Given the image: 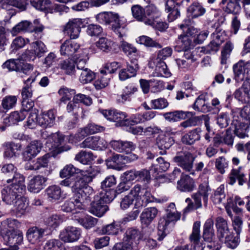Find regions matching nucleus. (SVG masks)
Listing matches in <instances>:
<instances>
[{"mask_svg":"<svg viewBox=\"0 0 250 250\" xmlns=\"http://www.w3.org/2000/svg\"><path fill=\"white\" fill-rule=\"evenodd\" d=\"M114 198L115 191L113 190L101 191L91 203L90 212L99 217L102 216L108 209L106 204Z\"/></svg>","mask_w":250,"mask_h":250,"instance_id":"obj_1","label":"nucleus"},{"mask_svg":"<svg viewBox=\"0 0 250 250\" xmlns=\"http://www.w3.org/2000/svg\"><path fill=\"white\" fill-rule=\"evenodd\" d=\"M129 195L137 198L135 202L137 208H144L154 200V197L150 192L147 189L142 188L139 184L134 186L130 191Z\"/></svg>","mask_w":250,"mask_h":250,"instance_id":"obj_2","label":"nucleus"},{"mask_svg":"<svg viewBox=\"0 0 250 250\" xmlns=\"http://www.w3.org/2000/svg\"><path fill=\"white\" fill-rule=\"evenodd\" d=\"M83 177L79 178V209H84L89 205L90 198L89 192L91 190L88 184L92 181V176L88 175V173H83Z\"/></svg>","mask_w":250,"mask_h":250,"instance_id":"obj_3","label":"nucleus"},{"mask_svg":"<svg viewBox=\"0 0 250 250\" xmlns=\"http://www.w3.org/2000/svg\"><path fill=\"white\" fill-rule=\"evenodd\" d=\"M65 138L64 135L59 132L53 133L48 137L46 146L49 150L56 151L58 153L67 151L70 149V147L65 145L66 140H68L67 138L66 139Z\"/></svg>","mask_w":250,"mask_h":250,"instance_id":"obj_4","label":"nucleus"},{"mask_svg":"<svg viewBox=\"0 0 250 250\" xmlns=\"http://www.w3.org/2000/svg\"><path fill=\"white\" fill-rule=\"evenodd\" d=\"M31 49H27L21 55V59L25 61H34L37 57H42L47 49L46 45L41 41H37L31 44Z\"/></svg>","mask_w":250,"mask_h":250,"instance_id":"obj_5","label":"nucleus"},{"mask_svg":"<svg viewBox=\"0 0 250 250\" xmlns=\"http://www.w3.org/2000/svg\"><path fill=\"white\" fill-rule=\"evenodd\" d=\"M195 157L189 152L187 151H181L178 152L176 155L173 158V161L178 166L181 167L186 172L193 174L192 171L193 162Z\"/></svg>","mask_w":250,"mask_h":250,"instance_id":"obj_6","label":"nucleus"},{"mask_svg":"<svg viewBox=\"0 0 250 250\" xmlns=\"http://www.w3.org/2000/svg\"><path fill=\"white\" fill-rule=\"evenodd\" d=\"M234 79L237 82L250 79V61L240 60L233 66Z\"/></svg>","mask_w":250,"mask_h":250,"instance_id":"obj_7","label":"nucleus"},{"mask_svg":"<svg viewBox=\"0 0 250 250\" xmlns=\"http://www.w3.org/2000/svg\"><path fill=\"white\" fill-rule=\"evenodd\" d=\"M181 214L177 211L170 210L167 212V218L161 219L158 226V235L159 236L158 239L162 240L166 236V230L167 227L170 222L177 221L179 220Z\"/></svg>","mask_w":250,"mask_h":250,"instance_id":"obj_8","label":"nucleus"},{"mask_svg":"<svg viewBox=\"0 0 250 250\" xmlns=\"http://www.w3.org/2000/svg\"><path fill=\"white\" fill-rule=\"evenodd\" d=\"M93 159V154L90 151H81L79 153V178L83 177V173H88L93 177L92 169L89 163Z\"/></svg>","mask_w":250,"mask_h":250,"instance_id":"obj_9","label":"nucleus"},{"mask_svg":"<svg viewBox=\"0 0 250 250\" xmlns=\"http://www.w3.org/2000/svg\"><path fill=\"white\" fill-rule=\"evenodd\" d=\"M107 146L106 142L98 136L86 138L81 144V147L88 148L91 149H102Z\"/></svg>","mask_w":250,"mask_h":250,"instance_id":"obj_10","label":"nucleus"},{"mask_svg":"<svg viewBox=\"0 0 250 250\" xmlns=\"http://www.w3.org/2000/svg\"><path fill=\"white\" fill-rule=\"evenodd\" d=\"M78 49V40L69 39L61 45L60 51L62 55L70 56L71 58H78L77 55Z\"/></svg>","mask_w":250,"mask_h":250,"instance_id":"obj_11","label":"nucleus"},{"mask_svg":"<svg viewBox=\"0 0 250 250\" xmlns=\"http://www.w3.org/2000/svg\"><path fill=\"white\" fill-rule=\"evenodd\" d=\"M42 144L40 141L35 140L31 142L22 152L24 161H28L35 157L40 152Z\"/></svg>","mask_w":250,"mask_h":250,"instance_id":"obj_12","label":"nucleus"},{"mask_svg":"<svg viewBox=\"0 0 250 250\" xmlns=\"http://www.w3.org/2000/svg\"><path fill=\"white\" fill-rule=\"evenodd\" d=\"M2 237L11 250H18V246L21 244L23 241V234L20 230L16 231Z\"/></svg>","mask_w":250,"mask_h":250,"instance_id":"obj_13","label":"nucleus"},{"mask_svg":"<svg viewBox=\"0 0 250 250\" xmlns=\"http://www.w3.org/2000/svg\"><path fill=\"white\" fill-rule=\"evenodd\" d=\"M101 112L107 120L116 122L120 124V125L125 126L124 121H125L126 118L125 113L116 109L103 110Z\"/></svg>","mask_w":250,"mask_h":250,"instance_id":"obj_14","label":"nucleus"},{"mask_svg":"<svg viewBox=\"0 0 250 250\" xmlns=\"http://www.w3.org/2000/svg\"><path fill=\"white\" fill-rule=\"evenodd\" d=\"M47 178L38 175L33 177L28 184V190L33 193H39L45 186Z\"/></svg>","mask_w":250,"mask_h":250,"instance_id":"obj_15","label":"nucleus"},{"mask_svg":"<svg viewBox=\"0 0 250 250\" xmlns=\"http://www.w3.org/2000/svg\"><path fill=\"white\" fill-rule=\"evenodd\" d=\"M111 147L118 152L129 153L134 150L136 145L132 142L122 140H112L110 142Z\"/></svg>","mask_w":250,"mask_h":250,"instance_id":"obj_16","label":"nucleus"},{"mask_svg":"<svg viewBox=\"0 0 250 250\" xmlns=\"http://www.w3.org/2000/svg\"><path fill=\"white\" fill-rule=\"evenodd\" d=\"M24 193H19L15 188L5 187L1 191L2 199L8 205H13L19 197Z\"/></svg>","mask_w":250,"mask_h":250,"instance_id":"obj_17","label":"nucleus"},{"mask_svg":"<svg viewBox=\"0 0 250 250\" xmlns=\"http://www.w3.org/2000/svg\"><path fill=\"white\" fill-rule=\"evenodd\" d=\"M196 187L195 181L189 175L182 174L181 178L177 182V188L183 192H191Z\"/></svg>","mask_w":250,"mask_h":250,"instance_id":"obj_18","label":"nucleus"},{"mask_svg":"<svg viewBox=\"0 0 250 250\" xmlns=\"http://www.w3.org/2000/svg\"><path fill=\"white\" fill-rule=\"evenodd\" d=\"M45 231V229L33 227L27 230L26 237L30 243L37 244L42 240Z\"/></svg>","mask_w":250,"mask_h":250,"instance_id":"obj_19","label":"nucleus"},{"mask_svg":"<svg viewBox=\"0 0 250 250\" xmlns=\"http://www.w3.org/2000/svg\"><path fill=\"white\" fill-rule=\"evenodd\" d=\"M111 17L108 24L111 25L112 30L118 35V37L122 39L126 36V29L121 24L120 17L118 14L113 13Z\"/></svg>","mask_w":250,"mask_h":250,"instance_id":"obj_20","label":"nucleus"},{"mask_svg":"<svg viewBox=\"0 0 250 250\" xmlns=\"http://www.w3.org/2000/svg\"><path fill=\"white\" fill-rule=\"evenodd\" d=\"M20 226V222L15 219H8L3 221L0 226V234L3 237L16 231H19L17 229Z\"/></svg>","mask_w":250,"mask_h":250,"instance_id":"obj_21","label":"nucleus"},{"mask_svg":"<svg viewBox=\"0 0 250 250\" xmlns=\"http://www.w3.org/2000/svg\"><path fill=\"white\" fill-rule=\"evenodd\" d=\"M215 226L217 229V237L220 241H223L224 237L230 233L226 220L221 216L215 219Z\"/></svg>","mask_w":250,"mask_h":250,"instance_id":"obj_22","label":"nucleus"},{"mask_svg":"<svg viewBox=\"0 0 250 250\" xmlns=\"http://www.w3.org/2000/svg\"><path fill=\"white\" fill-rule=\"evenodd\" d=\"M7 183L11 184L8 187L11 188H15L19 193H24L25 192V186L24 185V177L19 173L14 174L12 179H7Z\"/></svg>","mask_w":250,"mask_h":250,"instance_id":"obj_23","label":"nucleus"},{"mask_svg":"<svg viewBox=\"0 0 250 250\" xmlns=\"http://www.w3.org/2000/svg\"><path fill=\"white\" fill-rule=\"evenodd\" d=\"M55 120V113L53 110H50L44 112L39 116L38 124L43 127H51L54 125Z\"/></svg>","mask_w":250,"mask_h":250,"instance_id":"obj_24","label":"nucleus"},{"mask_svg":"<svg viewBox=\"0 0 250 250\" xmlns=\"http://www.w3.org/2000/svg\"><path fill=\"white\" fill-rule=\"evenodd\" d=\"M39 75H40V73L37 71H35L30 77L24 81V86L21 91L23 99H28L31 98L32 96L31 84L36 81V77Z\"/></svg>","mask_w":250,"mask_h":250,"instance_id":"obj_25","label":"nucleus"},{"mask_svg":"<svg viewBox=\"0 0 250 250\" xmlns=\"http://www.w3.org/2000/svg\"><path fill=\"white\" fill-rule=\"evenodd\" d=\"M60 237L64 242H75L78 238V230L76 227L69 226L61 232Z\"/></svg>","mask_w":250,"mask_h":250,"instance_id":"obj_26","label":"nucleus"},{"mask_svg":"<svg viewBox=\"0 0 250 250\" xmlns=\"http://www.w3.org/2000/svg\"><path fill=\"white\" fill-rule=\"evenodd\" d=\"M63 31L67 34L70 39L77 40L78 34V20L72 19L70 20L64 26Z\"/></svg>","mask_w":250,"mask_h":250,"instance_id":"obj_27","label":"nucleus"},{"mask_svg":"<svg viewBox=\"0 0 250 250\" xmlns=\"http://www.w3.org/2000/svg\"><path fill=\"white\" fill-rule=\"evenodd\" d=\"M191 197L193 200V202L190 198H187L185 200L188 205L184 210V213H188L202 207L201 202L202 196L200 195L198 193H195L192 194Z\"/></svg>","mask_w":250,"mask_h":250,"instance_id":"obj_28","label":"nucleus"},{"mask_svg":"<svg viewBox=\"0 0 250 250\" xmlns=\"http://www.w3.org/2000/svg\"><path fill=\"white\" fill-rule=\"evenodd\" d=\"M174 143V140L172 137L165 135H159L156 140V145L163 151L160 152L161 154H166V150L169 149Z\"/></svg>","mask_w":250,"mask_h":250,"instance_id":"obj_29","label":"nucleus"},{"mask_svg":"<svg viewBox=\"0 0 250 250\" xmlns=\"http://www.w3.org/2000/svg\"><path fill=\"white\" fill-rule=\"evenodd\" d=\"M180 3H175L173 0H167L166 3V10L169 13L168 19L171 22L180 16Z\"/></svg>","mask_w":250,"mask_h":250,"instance_id":"obj_30","label":"nucleus"},{"mask_svg":"<svg viewBox=\"0 0 250 250\" xmlns=\"http://www.w3.org/2000/svg\"><path fill=\"white\" fill-rule=\"evenodd\" d=\"M200 222L199 221L195 222L193 226L192 232L189 236V239L191 243L192 248L202 249L201 247H203V244L200 242Z\"/></svg>","mask_w":250,"mask_h":250,"instance_id":"obj_31","label":"nucleus"},{"mask_svg":"<svg viewBox=\"0 0 250 250\" xmlns=\"http://www.w3.org/2000/svg\"><path fill=\"white\" fill-rule=\"evenodd\" d=\"M13 205L14 210L18 217H21L28 211V201L23 195L19 197Z\"/></svg>","mask_w":250,"mask_h":250,"instance_id":"obj_32","label":"nucleus"},{"mask_svg":"<svg viewBox=\"0 0 250 250\" xmlns=\"http://www.w3.org/2000/svg\"><path fill=\"white\" fill-rule=\"evenodd\" d=\"M236 179L238 181L239 185H243L246 182L245 174L242 171L241 167L237 169H232L229 176L228 183L230 185H233Z\"/></svg>","mask_w":250,"mask_h":250,"instance_id":"obj_33","label":"nucleus"},{"mask_svg":"<svg viewBox=\"0 0 250 250\" xmlns=\"http://www.w3.org/2000/svg\"><path fill=\"white\" fill-rule=\"evenodd\" d=\"M157 213L158 210L155 207H150L145 209L140 216L142 223L148 226L156 217Z\"/></svg>","mask_w":250,"mask_h":250,"instance_id":"obj_34","label":"nucleus"},{"mask_svg":"<svg viewBox=\"0 0 250 250\" xmlns=\"http://www.w3.org/2000/svg\"><path fill=\"white\" fill-rule=\"evenodd\" d=\"M4 147V157L11 158L16 156L18 152L21 150V145L13 142H7L3 145Z\"/></svg>","mask_w":250,"mask_h":250,"instance_id":"obj_35","label":"nucleus"},{"mask_svg":"<svg viewBox=\"0 0 250 250\" xmlns=\"http://www.w3.org/2000/svg\"><path fill=\"white\" fill-rule=\"evenodd\" d=\"M242 2V0H222L221 3L225 4L227 3L224 10L229 14H237L241 10V7L240 3Z\"/></svg>","mask_w":250,"mask_h":250,"instance_id":"obj_36","label":"nucleus"},{"mask_svg":"<svg viewBox=\"0 0 250 250\" xmlns=\"http://www.w3.org/2000/svg\"><path fill=\"white\" fill-rule=\"evenodd\" d=\"M191 116H192V112L179 110L167 112L164 114L165 119L170 122H176L180 120L185 119L188 117Z\"/></svg>","mask_w":250,"mask_h":250,"instance_id":"obj_37","label":"nucleus"},{"mask_svg":"<svg viewBox=\"0 0 250 250\" xmlns=\"http://www.w3.org/2000/svg\"><path fill=\"white\" fill-rule=\"evenodd\" d=\"M96 46L104 52L108 53L113 51L116 48L114 42L106 38L102 37L96 42Z\"/></svg>","mask_w":250,"mask_h":250,"instance_id":"obj_38","label":"nucleus"},{"mask_svg":"<svg viewBox=\"0 0 250 250\" xmlns=\"http://www.w3.org/2000/svg\"><path fill=\"white\" fill-rule=\"evenodd\" d=\"M78 58H70L67 60L63 61L59 64L61 69L63 70L67 74H72L75 72V66L78 68L77 65Z\"/></svg>","mask_w":250,"mask_h":250,"instance_id":"obj_39","label":"nucleus"},{"mask_svg":"<svg viewBox=\"0 0 250 250\" xmlns=\"http://www.w3.org/2000/svg\"><path fill=\"white\" fill-rule=\"evenodd\" d=\"M200 132L201 129L200 128H197L193 129L183 136L182 138V142L189 145L193 144L196 141L200 140Z\"/></svg>","mask_w":250,"mask_h":250,"instance_id":"obj_40","label":"nucleus"},{"mask_svg":"<svg viewBox=\"0 0 250 250\" xmlns=\"http://www.w3.org/2000/svg\"><path fill=\"white\" fill-rule=\"evenodd\" d=\"M79 81L85 84L91 82L94 78V73L83 64H79Z\"/></svg>","mask_w":250,"mask_h":250,"instance_id":"obj_41","label":"nucleus"},{"mask_svg":"<svg viewBox=\"0 0 250 250\" xmlns=\"http://www.w3.org/2000/svg\"><path fill=\"white\" fill-rule=\"evenodd\" d=\"M45 193L49 200L55 201L61 198L62 191L59 186L52 185L48 187L45 189Z\"/></svg>","mask_w":250,"mask_h":250,"instance_id":"obj_42","label":"nucleus"},{"mask_svg":"<svg viewBox=\"0 0 250 250\" xmlns=\"http://www.w3.org/2000/svg\"><path fill=\"white\" fill-rule=\"evenodd\" d=\"M206 96L205 94H201L196 99L193 106L194 109L204 113L210 111L211 107L206 103Z\"/></svg>","mask_w":250,"mask_h":250,"instance_id":"obj_43","label":"nucleus"},{"mask_svg":"<svg viewBox=\"0 0 250 250\" xmlns=\"http://www.w3.org/2000/svg\"><path fill=\"white\" fill-rule=\"evenodd\" d=\"M31 22L28 21H23L14 26L11 30L13 36H15L21 32L31 31Z\"/></svg>","mask_w":250,"mask_h":250,"instance_id":"obj_44","label":"nucleus"},{"mask_svg":"<svg viewBox=\"0 0 250 250\" xmlns=\"http://www.w3.org/2000/svg\"><path fill=\"white\" fill-rule=\"evenodd\" d=\"M176 46L182 50L187 51L192 46V39L188 36L181 35L176 41Z\"/></svg>","mask_w":250,"mask_h":250,"instance_id":"obj_45","label":"nucleus"},{"mask_svg":"<svg viewBox=\"0 0 250 250\" xmlns=\"http://www.w3.org/2000/svg\"><path fill=\"white\" fill-rule=\"evenodd\" d=\"M140 239V232L138 230L129 228L127 229L125 232V236L123 239V241H125L126 243L131 244L132 246H136V240H137Z\"/></svg>","mask_w":250,"mask_h":250,"instance_id":"obj_46","label":"nucleus"},{"mask_svg":"<svg viewBox=\"0 0 250 250\" xmlns=\"http://www.w3.org/2000/svg\"><path fill=\"white\" fill-rule=\"evenodd\" d=\"M50 156L48 154H46L44 156L38 158L35 163L30 165L28 167V169L37 170L41 167H46L48 166L49 162V158Z\"/></svg>","mask_w":250,"mask_h":250,"instance_id":"obj_47","label":"nucleus"},{"mask_svg":"<svg viewBox=\"0 0 250 250\" xmlns=\"http://www.w3.org/2000/svg\"><path fill=\"white\" fill-rule=\"evenodd\" d=\"M137 42L145 46L148 47H155L157 48H161L162 46L156 41L153 40L151 38L146 36H142L139 37Z\"/></svg>","mask_w":250,"mask_h":250,"instance_id":"obj_48","label":"nucleus"},{"mask_svg":"<svg viewBox=\"0 0 250 250\" xmlns=\"http://www.w3.org/2000/svg\"><path fill=\"white\" fill-rule=\"evenodd\" d=\"M156 63L155 71L157 73V76L165 77L170 76L171 73L168 70L167 65L165 62L156 61Z\"/></svg>","mask_w":250,"mask_h":250,"instance_id":"obj_49","label":"nucleus"},{"mask_svg":"<svg viewBox=\"0 0 250 250\" xmlns=\"http://www.w3.org/2000/svg\"><path fill=\"white\" fill-rule=\"evenodd\" d=\"M132 15L139 21H143L146 24V21L148 20L145 15L144 9L138 5H133L131 8Z\"/></svg>","mask_w":250,"mask_h":250,"instance_id":"obj_50","label":"nucleus"},{"mask_svg":"<svg viewBox=\"0 0 250 250\" xmlns=\"http://www.w3.org/2000/svg\"><path fill=\"white\" fill-rule=\"evenodd\" d=\"M238 235L234 236L230 232L226 235L224 237V243L226 247L231 249H235L238 246L240 242V238Z\"/></svg>","mask_w":250,"mask_h":250,"instance_id":"obj_51","label":"nucleus"},{"mask_svg":"<svg viewBox=\"0 0 250 250\" xmlns=\"http://www.w3.org/2000/svg\"><path fill=\"white\" fill-rule=\"evenodd\" d=\"M233 47V43L230 41L226 42L221 51V63L222 64H226L227 61L229 58Z\"/></svg>","mask_w":250,"mask_h":250,"instance_id":"obj_52","label":"nucleus"},{"mask_svg":"<svg viewBox=\"0 0 250 250\" xmlns=\"http://www.w3.org/2000/svg\"><path fill=\"white\" fill-rule=\"evenodd\" d=\"M104 127L95 124H90L86 126L81 129V134L85 136L89 134H94L98 132L103 131Z\"/></svg>","mask_w":250,"mask_h":250,"instance_id":"obj_53","label":"nucleus"},{"mask_svg":"<svg viewBox=\"0 0 250 250\" xmlns=\"http://www.w3.org/2000/svg\"><path fill=\"white\" fill-rule=\"evenodd\" d=\"M78 179L76 177L74 178L70 179L69 177L65 178V179L62 180L60 182V185L70 187L71 188L72 191L75 194L77 195L78 193Z\"/></svg>","mask_w":250,"mask_h":250,"instance_id":"obj_54","label":"nucleus"},{"mask_svg":"<svg viewBox=\"0 0 250 250\" xmlns=\"http://www.w3.org/2000/svg\"><path fill=\"white\" fill-rule=\"evenodd\" d=\"M188 11L190 12L192 18H197L199 16H202L206 12L205 9L199 3H194L191 5Z\"/></svg>","mask_w":250,"mask_h":250,"instance_id":"obj_55","label":"nucleus"},{"mask_svg":"<svg viewBox=\"0 0 250 250\" xmlns=\"http://www.w3.org/2000/svg\"><path fill=\"white\" fill-rule=\"evenodd\" d=\"M63 221L62 217L59 214H55L48 217L46 221V224L52 228H56Z\"/></svg>","mask_w":250,"mask_h":250,"instance_id":"obj_56","label":"nucleus"},{"mask_svg":"<svg viewBox=\"0 0 250 250\" xmlns=\"http://www.w3.org/2000/svg\"><path fill=\"white\" fill-rule=\"evenodd\" d=\"M31 4L34 7L41 11H44L51 7L50 0H31Z\"/></svg>","mask_w":250,"mask_h":250,"instance_id":"obj_57","label":"nucleus"},{"mask_svg":"<svg viewBox=\"0 0 250 250\" xmlns=\"http://www.w3.org/2000/svg\"><path fill=\"white\" fill-rule=\"evenodd\" d=\"M78 204V199L76 197V198L72 200L66 201L62 207V210L67 212H73V214L77 213Z\"/></svg>","mask_w":250,"mask_h":250,"instance_id":"obj_58","label":"nucleus"},{"mask_svg":"<svg viewBox=\"0 0 250 250\" xmlns=\"http://www.w3.org/2000/svg\"><path fill=\"white\" fill-rule=\"evenodd\" d=\"M125 89V93L117 96V101L118 103H124L126 101H129L130 95L137 90V88L134 86H127Z\"/></svg>","mask_w":250,"mask_h":250,"instance_id":"obj_59","label":"nucleus"},{"mask_svg":"<svg viewBox=\"0 0 250 250\" xmlns=\"http://www.w3.org/2000/svg\"><path fill=\"white\" fill-rule=\"evenodd\" d=\"M26 116L25 112L21 110L19 111H17L12 112L7 119L10 123L9 125H14L19 122L23 120Z\"/></svg>","mask_w":250,"mask_h":250,"instance_id":"obj_60","label":"nucleus"},{"mask_svg":"<svg viewBox=\"0 0 250 250\" xmlns=\"http://www.w3.org/2000/svg\"><path fill=\"white\" fill-rule=\"evenodd\" d=\"M232 114L234 116L239 114L240 116L250 122V105L245 106L243 108H235L231 110Z\"/></svg>","mask_w":250,"mask_h":250,"instance_id":"obj_61","label":"nucleus"},{"mask_svg":"<svg viewBox=\"0 0 250 250\" xmlns=\"http://www.w3.org/2000/svg\"><path fill=\"white\" fill-rule=\"evenodd\" d=\"M75 90L69 89L66 87H62L58 91V93L61 96L60 101L64 103L69 100L75 95Z\"/></svg>","mask_w":250,"mask_h":250,"instance_id":"obj_62","label":"nucleus"},{"mask_svg":"<svg viewBox=\"0 0 250 250\" xmlns=\"http://www.w3.org/2000/svg\"><path fill=\"white\" fill-rule=\"evenodd\" d=\"M44 250H63L62 244L59 240H49L45 243Z\"/></svg>","mask_w":250,"mask_h":250,"instance_id":"obj_63","label":"nucleus"},{"mask_svg":"<svg viewBox=\"0 0 250 250\" xmlns=\"http://www.w3.org/2000/svg\"><path fill=\"white\" fill-rule=\"evenodd\" d=\"M77 170L73 165H67L60 171V176L62 178L70 177L76 173Z\"/></svg>","mask_w":250,"mask_h":250,"instance_id":"obj_64","label":"nucleus"}]
</instances>
